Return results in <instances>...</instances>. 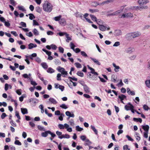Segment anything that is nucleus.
<instances>
[{"instance_id":"f257e3e1","label":"nucleus","mask_w":150,"mask_h":150,"mask_svg":"<svg viewBox=\"0 0 150 150\" xmlns=\"http://www.w3.org/2000/svg\"><path fill=\"white\" fill-rule=\"evenodd\" d=\"M53 5L47 1H46L42 4L43 10L46 12L50 13L53 9Z\"/></svg>"},{"instance_id":"f03ea898","label":"nucleus","mask_w":150,"mask_h":150,"mask_svg":"<svg viewBox=\"0 0 150 150\" xmlns=\"http://www.w3.org/2000/svg\"><path fill=\"white\" fill-rule=\"evenodd\" d=\"M58 127L60 129H66L67 131L69 132H71L72 131V128L69 127V125L67 123L64 124V125L60 124H59L58 125Z\"/></svg>"},{"instance_id":"7ed1b4c3","label":"nucleus","mask_w":150,"mask_h":150,"mask_svg":"<svg viewBox=\"0 0 150 150\" xmlns=\"http://www.w3.org/2000/svg\"><path fill=\"white\" fill-rule=\"evenodd\" d=\"M70 46L71 49L76 53H78L79 52H81V50L79 48H76L75 49L74 48L75 47V46L74 43L71 42L70 43Z\"/></svg>"},{"instance_id":"20e7f679","label":"nucleus","mask_w":150,"mask_h":150,"mask_svg":"<svg viewBox=\"0 0 150 150\" xmlns=\"http://www.w3.org/2000/svg\"><path fill=\"white\" fill-rule=\"evenodd\" d=\"M128 35L132 37L133 38H134L140 36L141 35V33L138 31H136L133 33H130L128 34Z\"/></svg>"},{"instance_id":"39448f33","label":"nucleus","mask_w":150,"mask_h":150,"mask_svg":"<svg viewBox=\"0 0 150 150\" xmlns=\"http://www.w3.org/2000/svg\"><path fill=\"white\" fill-rule=\"evenodd\" d=\"M57 70L59 72L61 73L62 75H67L68 74L67 72L65 71L63 67H59Z\"/></svg>"},{"instance_id":"423d86ee","label":"nucleus","mask_w":150,"mask_h":150,"mask_svg":"<svg viewBox=\"0 0 150 150\" xmlns=\"http://www.w3.org/2000/svg\"><path fill=\"white\" fill-rule=\"evenodd\" d=\"M135 51V49L132 47H129L127 48L125 50V52L128 54H131Z\"/></svg>"},{"instance_id":"0eeeda50","label":"nucleus","mask_w":150,"mask_h":150,"mask_svg":"<svg viewBox=\"0 0 150 150\" xmlns=\"http://www.w3.org/2000/svg\"><path fill=\"white\" fill-rule=\"evenodd\" d=\"M133 13H125V14H123L122 15L121 18H131L133 16Z\"/></svg>"},{"instance_id":"6e6552de","label":"nucleus","mask_w":150,"mask_h":150,"mask_svg":"<svg viewBox=\"0 0 150 150\" xmlns=\"http://www.w3.org/2000/svg\"><path fill=\"white\" fill-rule=\"evenodd\" d=\"M87 66L88 69L91 70V73L93 74L94 75L93 76H96L98 75V73L97 72L95 71V70L94 69L90 67L88 65Z\"/></svg>"},{"instance_id":"1a4fd4ad","label":"nucleus","mask_w":150,"mask_h":150,"mask_svg":"<svg viewBox=\"0 0 150 150\" xmlns=\"http://www.w3.org/2000/svg\"><path fill=\"white\" fill-rule=\"evenodd\" d=\"M87 66L88 69L91 70V73L93 74L94 75L93 76H96L98 75V73L97 72L95 71V70L94 69L90 67L88 65Z\"/></svg>"},{"instance_id":"9d476101","label":"nucleus","mask_w":150,"mask_h":150,"mask_svg":"<svg viewBox=\"0 0 150 150\" xmlns=\"http://www.w3.org/2000/svg\"><path fill=\"white\" fill-rule=\"evenodd\" d=\"M98 28L99 29L102 31H105L107 30H108L110 29L109 27H107L103 25L99 26Z\"/></svg>"},{"instance_id":"9b49d317","label":"nucleus","mask_w":150,"mask_h":150,"mask_svg":"<svg viewBox=\"0 0 150 150\" xmlns=\"http://www.w3.org/2000/svg\"><path fill=\"white\" fill-rule=\"evenodd\" d=\"M149 2L148 0H139L138 1V4L140 5L146 4Z\"/></svg>"},{"instance_id":"f8f14e48","label":"nucleus","mask_w":150,"mask_h":150,"mask_svg":"<svg viewBox=\"0 0 150 150\" xmlns=\"http://www.w3.org/2000/svg\"><path fill=\"white\" fill-rule=\"evenodd\" d=\"M136 10H141L143 9H146L148 8L147 6H136L134 7Z\"/></svg>"},{"instance_id":"ddd939ff","label":"nucleus","mask_w":150,"mask_h":150,"mask_svg":"<svg viewBox=\"0 0 150 150\" xmlns=\"http://www.w3.org/2000/svg\"><path fill=\"white\" fill-rule=\"evenodd\" d=\"M123 11L122 9L118 10L112 13H110L109 15L108 16H116L119 13H121Z\"/></svg>"},{"instance_id":"4468645a","label":"nucleus","mask_w":150,"mask_h":150,"mask_svg":"<svg viewBox=\"0 0 150 150\" xmlns=\"http://www.w3.org/2000/svg\"><path fill=\"white\" fill-rule=\"evenodd\" d=\"M59 24L62 26L65 25L67 24L66 21L64 18H61L59 21Z\"/></svg>"},{"instance_id":"2eb2a0df","label":"nucleus","mask_w":150,"mask_h":150,"mask_svg":"<svg viewBox=\"0 0 150 150\" xmlns=\"http://www.w3.org/2000/svg\"><path fill=\"white\" fill-rule=\"evenodd\" d=\"M70 137V135L67 134H62V135L58 137V138L61 139L63 138L69 139Z\"/></svg>"},{"instance_id":"dca6fc26","label":"nucleus","mask_w":150,"mask_h":150,"mask_svg":"<svg viewBox=\"0 0 150 150\" xmlns=\"http://www.w3.org/2000/svg\"><path fill=\"white\" fill-rule=\"evenodd\" d=\"M112 65L114 67V71L115 72H118L119 71V69H120V67L118 66H117L114 63H112Z\"/></svg>"},{"instance_id":"f3484780","label":"nucleus","mask_w":150,"mask_h":150,"mask_svg":"<svg viewBox=\"0 0 150 150\" xmlns=\"http://www.w3.org/2000/svg\"><path fill=\"white\" fill-rule=\"evenodd\" d=\"M127 92L128 94L129 95L134 96L135 95V92L133 91H131L129 88H127Z\"/></svg>"},{"instance_id":"a211bd4d","label":"nucleus","mask_w":150,"mask_h":150,"mask_svg":"<svg viewBox=\"0 0 150 150\" xmlns=\"http://www.w3.org/2000/svg\"><path fill=\"white\" fill-rule=\"evenodd\" d=\"M66 115L69 117H74V114L72 113L71 114L69 111H67L65 112Z\"/></svg>"},{"instance_id":"6ab92c4d","label":"nucleus","mask_w":150,"mask_h":150,"mask_svg":"<svg viewBox=\"0 0 150 150\" xmlns=\"http://www.w3.org/2000/svg\"><path fill=\"white\" fill-rule=\"evenodd\" d=\"M142 126L143 129L145 131L144 132H148L149 129V126L148 125H142Z\"/></svg>"},{"instance_id":"aec40b11","label":"nucleus","mask_w":150,"mask_h":150,"mask_svg":"<svg viewBox=\"0 0 150 150\" xmlns=\"http://www.w3.org/2000/svg\"><path fill=\"white\" fill-rule=\"evenodd\" d=\"M37 46L36 44L33 43H30L28 45V49H31L34 47H36Z\"/></svg>"},{"instance_id":"412c9836","label":"nucleus","mask_w":150,"mask_h":150,"mask_svg":"<svg viewBox=\"0 0 150 150\" xmlns=\"http://www.w3.org/2000/svg\"><path fill=\"white\" fill-rule=\"evenodd\" d=\"M83 89L86 93H88L90 92L89 88L86 85H83Z\"/></svg>"},{"instance_id":"4be33fe9","label":"nucleus","mask_w":150,"mask_h":150,"mask_svg":"<svg viewBox=\"0 0 150 150\" xmlns=\"http://www.w3.org/2000/svg\"><path fill=\"white\" fill-rule=\"evenodd\" d=\"M83 14L80 13H75V16L77 17L80 18L84 20Z\"/></svg>"},{"instance_id":"5701e85b","label":"nucleus","mask_w":150,"mask_h":150,"mask_svg":"<svg viewBox=\"0 0 150 150\" xmlns=\"http://www.w3.org/2000/svg\"><path fill=\"white\" fill-rule=\"evenodd\" d=\"M90 127L91 129L95 133V134L96 135H97L98 134V132L97 129L95 127L92 125H91Z\"/></svg>"},{"instance_id":"b1692460","label":"nucleus","mask_w":150,"mask_h":150,"mask_svg":"<svg viewBox=\"0 0 150 150\" xmlns=\"http://www.w3.org/2000/svg\"><path fill=\"white\" fill-rule=\"evenodd\" d=\"M90 58L96 64L100 65V62L99 61L95 58H92L91 57Z\"/></svg>"},{"instance_id":"393cba45","label":"nucleus","mask_w":150,"mask_h":150,"mask_svg":"<svg viewBox=\"0 0 150 150\" xmlns=\"http://www.w3.org/2000/svg\"><path fill=\"white\" fill-rule=\"evenodd\" d=\"M49 101L52 103L54 104H56L57 103V101L54 98H51L49 99Z\"/></svg>"},{"instance_id":"a878e982","label":"nucleus","mask_w":150,"mask_h":150,"mask_svg":"<svg viewBox=\"0 0 150 150\" xmlns=\"http://www.w3.org/2000/svg\"><path fill=\"white\" fill-rule=\"evenodd\" d=\"M49 131H47L41 133V136L43 137H47L48 134H49Z\"/></svg>"},{"instance_id":"bb28decb","label":"nucleus","mask_w":150,"mask_h":150,"mask_svg":"<svg viewBox=\"0 0 150 150\" xmlns=\"http://www.w3.org/2000/svg\"><path fill=\"white\" fill-rule=\"evenodd\" d=\"M8 88L11 89L12 86L10 85H9L7 83H6L5 85V90L6 91L8 89Z\"/></svg>"},{"instance_id":"cd10ccee","label":"nucleus","mask_w":150,"mask_h":150,"mask_svg":"<svg viewBox=\"0 0 150 150\" xmlns=\"http://www.w3.org/2000/svg\"><path fill=\"white\" fill-rule=\"evenodd\" d=\"M21 112L23 115L27 114L28 113V110L26 108H21Z\"/></svg>"},{"instance_id":"c85d7f7f","label":"nucleus","mask_w":150,"mask_h":150,"mask_svg":"<svg viewBox=\"0 0 150 150\" xmlns=\"http://www.w3.org/2000/svg\"><path fill=\"white\" fill-rule=\"evenodd\" d=\"M96 22L99 25V26L101 25H103V21L102 20L100 19H97V21H96Z\"/></svg>"},{"instance_id":"c756f323","label":"nucleus","mask_w":150,"mask_h":150,"mask_svg":"<svg viewBox=\"0 0 150 150\" xmlns=\"http://www.w3.org/2000/svg\"><path fill=\"white\" fill-rule=\"evenodd\" d=\"M33 33L34 35H39V32L38 30L35 28H34L33 29Z\"/></svg>"},{"instance_id":"7c9ffc66","label":"nucleus","mask_w":150,"mask_h":150,"mask_svg":"<svg viewBox=\"0 0 150 150\" xmlns=\"http://www.w3.org/2000/svg\"><path fill=\"white\" fill-rule=\"evenodd\" d=\"M66 36L67 38V39L66 40V41L67 42H69V41H71L72 40L71 37L69 36V35L67 33L66 35Z\"/></svg>"},{"instance_id":"2f4dec72","label":"nucleus","mask_w":150,"mask_h":150,"mask_svg":"<svg viewBox=\"0 0 150 150\" xmlns=\"http://www.w3.org/2000/svg\"><path fill=\"white\" fill-rule=\"evenodd\" d=\"M118 97V98L120 99V100H123L124 99L126 98V96L125 95L123 94L119 95Z\"/></svg>"},{"instance_id":"473e14b6","label":"nucleus","mask_w":150,"mask_h":150,"mask_svg":"<svg viewBox=\"0 0 150 150\" xmlns=\"http://www.w3.org/2000/svg\"><path fill=\"white\" fill-rule=\"evenodd\" d=\"M88 77L89 79H91L92 80H96V76H92L91 74H89L88 76Z\"/></svg>"},{"instance_id":"72a5a7b5","label":"nucleus","mask_w":150,"mask_h":150,"mask_svg":"<svg viewBox=\"0 0 150 150\" xmlns=\"http://www.w3.org/2000/svg\"><path fill=\"white\" fill-rule=\"evenodd\" d=\"M42 50L43 51L45 52L46 53V54H47L48 56H50L51 54L52 53L51 52L45 50V49H42Z\"/></svg>"},{"instance_id":"f704fd0d","label":"nucleus","mask_w":150,"mask_h":150,"mask_svg":"<svg viewBox=\"0 0 150 150\" xmlns=\"http://www.w3.org/2000/svg\"><path fill=\"white\" fill-rule=\"evenodd\" d=\"M68 123L71 126H74L75 125V123L74 120L72 119H71L69 122Z\"/></svg>"},{"instance_id":"c9c22d12","label":"nucleus","mask_w":150,"mask_h":150,"mask_svg":"<svg viewBox=\"0 0 150 150\" xmlns=\"http://www.w3.org/2000/svg\"><path fill=\"white\" fill-rule=\"evenodd\" d=\"M41 65L42 66V67L45 69H46L47 68L48 66L47 65V64L45 62H42L41 64Z\"/></svg>"},{"instance_id":"e433bc0d","label":"nucleus","mask_w":150,"mask_h":150,"mask_svg":"<svg viewBox=\"0 0 150 150\" xmlns=\"http://www.w3.org/2000/svg\"><path fill=\"white\" fill-rule=\"evenodd\" d=\"M133 120L136 122H139L140 123H141L142 122V120L140 118H136L134 117L133 118Z\"/></svg>"},{"instance_id":"4c0bfd02","label":"nucleus","mask_w":150,"mask_h":150,"mask_svg":"<svg viewBox=\"0 0 150 150\" xmlns=\"http://www.w3.org/2000/svg\"><path fill=\"white\" fill-rule=\"evenodd\" d=\"M81 55L84 57H88L86 53L83 51H81Z\"/></svg>"},{"instance_id":"58836bf2","label":"nucleus","mask_w":150,"mask_h":150,"mask_svg":"<svg viewBox=\"0 0 150 150\" xmlns=\"http://www.w3.org/2000/svg\"><path fill=\"white\" fill-rule=\"evenodd\" d=\"M145 83L146 86L148 88H150V79L146 80L145 81Z\"/></svg>"},{"instance_id":"ea45409f","label":"nucleus","mask_w":150,"mask_h":150,"mask_svg":"<svg viewBox=\"0 0 150 150\" xmlns=\"http://www.w3.org/2000/svg\"><path fill=\"white\" fill-rule=\"evenodd\" d=\"M61 16L60 15H59L58 16L55 17L54 18V19L55 21H59L61 19Z\"/></svg>"},{"instance_id":"a19ab883","label":"nucleus","mask_w":150,"mask_h":150,"mask_svg":"<svg viewBox=\"0 0 150 150\" xmlns=\"http://www.w3.org/2000/svg\"><path fill=\"white\" fill-rule=\"evenodd\" d=\"M89 11L91 13H93L99 11V10L98 9H90L89 10Z\"/></svg>"},{"instance_id":"79ce46f5","label":"nucleus","mask_w":150,"mask_h":150,"mask_svg":"<svg viewBox=\"0 0 150 150\" xmlns=\"http://www.w3.org/2000/svg\"><path fill=\"white\" fill-rule=\"evenodd\" d=\"M18 9L23 11H25L26 9L23 6H19L18 7Z\"/></svg>"},{"instance_id":"37998d69","label":"nucleus","mask_w":150,"mask_h":150,"mask_svg":"<svg viewBox=\"0 0 150 150\" xmlns=\"http://www.w3.org/2000/svg\"><path fill=\"white\" fill-rule=\"evenodd\" d=\"M55 64L57 65H59L61 64V62L58 59H55L54 61Z\"/></svg>"},{"instance_id":"c03bdc74","label":"nucleus","mask_w":150,"mask_h":150,"mask_svg":"<svg viewBox=\"0 0 150 150\" xmlns=\"http://www.w3.org/2000/svg\"><path fill=\"white\" fill-rule=\"evenodd\" d=\"M76 129L78 131H81L83 130V128H81L78 125H77L76 127Z\"/></svg>"},{"instance_id":"a18cd8bd","label":"nucleus","mask_w":150,"mask_h":150,"mask_svg":"<svg viewBox=\"0 0 150 150\" xmlns=\"http://www.w3.org/2000/svg\"><path fill=\"white\" fill-rule=\"evenodd\" d=\"M139 134L137 132L135 133V136L136 137L137 140L138 141H139L141 139L140 137L139 136Z\"/></svg>"},{"instance_id":"49530a36","label":"nucleus","mask_w":150,"mask_h":150,"mask_svg":"<svg viewBox=\"0 0 150 150\" xmlns=\"http://www.w3.org/2000/svg\"><path fill=\"white\" fill-rule=\"evenodd\" d=\"M115 34L116 35L119 36L121 34V31L120 30H117L115 31Z\"/></svg>"},{"instance_id":"de8ad7c7","label":"nucleus","mask_w":150,"mask_h":150,"mask_svg":"<svg viewBox=\"0 0 150 150\" xmlns=\"http://www.w3.org/2000/svg\"><path fill=\"white\" fill-rule=\"evenodd\" d=\"M76 74L79 76L81 77H83L84 76V74L83 72H82L80 71H78Z\"/></svg>"},{"instance_id":"09e8293b","label":"nucleus","mask_w":150,"mask_h":150,"mask_svg":"<svg viewBox=\"0 0 150 150\" xmlns=\"http://www.w3.org/2000/svg\"><path fill=\"white\" fill-rule=\"evenodd\" d=\"M37 56V54L35 53H34L29 56V57L31 59H33V57H35Z\"/></svg>"},{"instance_id":"8fccbe9b","label":"nucleus","mask_w":150,"mask_h":150,"mask_svg":"<svg viewBox=\"0 0 150 150\" xmlns=\"http://www.w3.org/2000/svg\"><path fill=\"white\" fill-rule=\"evenodd\" d=\"M38 129L40 131H45V129L43 127L40 125H38Z\"/></svg>"},{"instance_id":"3c124183","label":"nucleus","mask_w":150,"mask_h":150,"mask_svg":"<svg viewBox=\"0 0 150 150\" xmlns=\"http://www.w3.org/2000/svg\"><path fill=\"white\" fill-rule=\"evenodd\" d=\"M74 65L77 68H81L82 67L81 64L78 62L75 63Z\"/></svg>"},{"instance_id":"603ef678","label":"nucleus","mask_w":150,"mask_h":150,"mask_svg":"<svg viewBox=\"0 0 150 150\" xmlns=\"http://www.w3.org/2000/svg\"><path fill=\"white\" fill-rule=\"evenodd\" d=\"M137 56L135 54L129 57V58L131 60H134L136 57Z\"/></svg>"},{"instance_id":"864d4df0","label":"nucleus","mask_w":150,"mask_h":150,"mask_svg":"<svg viewBox=\"0 0 150 150\" xmlns=\"http://www.w3.org/2000/svg\"><path fill=\"white\" fill-rule=\"evenodd\" d=\"M54 70L51 68H48L47 70V72L50 73H52L54 72Z\"/></svg>"},{"instance_id":"5fc2aeb1","label":"nucleus","mask_w":150,"mask_h":150,"mask_svg":"<svg viewBox=\"0 0 150 150\" xmlns=\"http://www.w3.org/2000/svg\"><path fill=\"white\" fill-rule=\"evenodd\" d=\"M86 143L85 144V145H90L91 144V142L88 139L85 140Z\"/></svg>"},{"instance_id":"6e6d98bb","label":"nucleus","mask_w":150,"mask_h":150,"mask_svg":"<svg viewBox=\"0 0 150 150\" xmlns=\"http://www.w3.org/2000/svg\"><path fill=\"white\" fill-rule=\"evenodd\" d=\"M90 16L92 20L93 21H95L96 22L97 19V18L95 16H94L93 15H90Z\"/></svg>"},{"instance_id":"4d7b16f0","label":"nucleus","mask_w":150,"mask_h":150,"mask_svg":"<svg viewBox=\"0 0 150 150\" xmlns=\"http://www.w3.org/2000/svg\"><path fill=\"white\" fill-rule=\"evenodd\" d=\"M28 15L29 16V18L30 20H32L33 19L35 18V16L32 13H30Z\"/></svg>"},{"instance_id":"13d9d810","label":"nucleus","mask_w":150,"mask_h":150,"mask_svg":"<svg viewBox=\"0 0 150 150\" xmlns=\"http://www.w3.org/2000/svg\"><path fill=\"white\" fill-rule=\"evenodd\" d=\"M131 106H129L127 105H125V109L127 110H129L131 109Z\"/></svg>"},{"instance_id":"bf43d9fd","label":"nucleus","mask_w":150,"mask_h":150,"mask_svg":"<svg viewBox=\"0 0 150 150\" xmlns=\"http://www.w3.org/2000/svg\"><path fill=\"white\" fill-rule=\"evenodd\" d=\"M51 48L53 50H56L57 48V46L54 44H52L50 45Z\"/></svg>"},{"instance_id":"052dcab7","label":"nucleus","mask_w":150,"mask_h":150,"mask_svg":"<svg viewBox=\"0 0 150 150\" xmlns=\"http://www.w3.org/2000/svg\"><path fill=\"white\" fill-rule=\"evenodd\" d=\"M60 107L61 108L64 109H66L68 108V107L67 106V105L64 104H63L62 105H61L60 106Z\"/></svg>"},{"instance_id":"680f3d73","label":"nucleus","mask_w":150,"mask_h":150,"mask_svg":"<svg viewBox=\"0 0 150 150\" xmlns=\"http://www.w3.org/2000/svg\"><path fill=\"white\" fill-rule=\"evenodd\" d=\"M39 107L41 110V112L42 113H43L44 112V110L43 109L44 107L43 105H39Z\"/></svg>"},{"instance_id":"e2e57ef3","label":"nucleus","mask_w":150,"mask_h":150,"mask_svg":"<svg viewBox=\"0 0 150 150\" xmlns=\"http://www.w3.org/2000/svg\"><path fill=\"white\" fill-rule=\"evenodd\" d=\"M14 144L18 145H21V143L18 140H16L14 142Z\"/></svg>"},{"instance_id":"0e129e2a","label":"nucleus","mask_w":150,"mask_h":150,"mask_svg":"<svg viewBox=\"0 0 150 150\" xmlns=\"http://www.w3.org/2000/svg\"><path fill=\"white\" fill-rule=\"evenodd\" d=\"M67 34V33L65 32H59L57 33L58 35H59L60 36H62L65 35Z\"/></svg>"},{"instance_id":"69168bd1","label":"nucleus","mask_w":150,"mask_h":150,"mask_svg":"<svg viewBox=\"0 0 150 150\" xmlns=\"http://www.w3.org/2000/svg\"><path fill=\"white\" fill-rule=\"evenodd\" d=\"M123 149L124 150H130V149L129 148L128 146L127 145H124Z\"/></svg>"},{"instance_id":"338daca9","label":"nucleus","mask_w":150,"mask_h":150,"mask_svg":"<svg viewBox=\"0 0 150 150\" xmlns=\"http://www.w3.org/2000/svg\"><path fill=\"white\" fill-rule=\"evenodd\" d=\"M25 95L23 94L22 95V96L20 97L19 98V100L21 101L22 102L23 100V98L25 97Z\"/></svg>"},{"instance_id":"774afa93","label":"nucleus","mask_w":150,"mask_h":150,"mask_svg":"<svg viewBox=\"0 0 150 150\" xmlns=\"http://www.w3.org/2000/svg\"><path fill=\"white\" fill-rule=\"evenodd\" d=\"M59 52L61 53H63L64 52V49L63 47H59Z\"/></svg>"}]
</instances>
